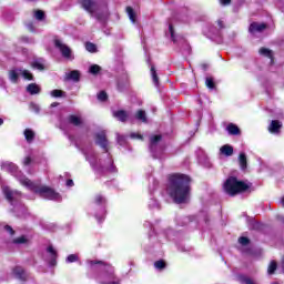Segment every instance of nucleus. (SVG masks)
I'll use <instances>...</instances> for the list:
<instances>
[{
	"label": "nucleus",
	"mask_w": 284,
	"mask_h": 284,
	"mask_svg": "<svg viewBox=\"0 0 284 284\" xmlns=\"http://www.w3.org/2000/svg\"><path fill=\"white\" fill-rule=\"evenodd\" d=\"M1 168L7 172H11V174H14L16 178L21 183V185H24V187H28V190L36 192V194H39V196H41L42 199H47L48 201H61V194H59L51 187L45 185L38 186L28 178H26L24 175H21V172H18L17 164L12 162H3L1 164Z\"/></svg>",
	"instance_id": "obj_1"
},
{
	"label": "nucleus",
	"mask_w": 284,
	"mask_h": 284,
	"mask_svg": "<svg viewBox=\"0 0 284 284\" xmlns=\"http://www.w3.org/2000/svg\"><path fill=\"white\" fill-rule=\"evenodd\" d=\"M190 176L175 173L170 176L168 194L173 199L174 203H187L190 201Z\"/></svg>",
	"instance_id": "obj_2"
},
{
	"label": "nucleus",
	"mask_w": 284,
	"mask_h": 284,
	"mask_svg": "<svg viewBox=\"0 0 284 284\" xmlns=\"http://www.w3.org/2000/svg\"><path fill=\"white\" fill-rule=\"evenodd\" d=\"M85 159L89 161L90 165L94 172H97V174H104L105 171L114 172V162H112L110 154H106V160L103 161L97 156L94 151H89L85 153Z\"/></svg>",
	"instance_id": "obj_3"
},
{
	"label": "nucleus",
	"mask_w": 284,
	"mask_h": 284,
	"mask_svg": "<svg viewBox=\"0 0 284 284\" xmlns=\"http://www.w3.org/2000/svg\"><path fill=\"white\" fill-rule=\"evenodd\" d=\"M88 263L91 267H97V265H99V270H102L103 274L99 276L100 284H121L114 274V266L101 261H88Z\"/></svg>",
	"instance_id": "obj_4"
},
{
	"label": "nucleus",
	"mask_w": 284,
	"mask_h": 284,
	"mask_svg": "<svg viewBox=\"0 0 284 284\" xmlns=\"http://www.w3.org/2000/svg\"><path fill=\"white\" fill-rule=\"evenodd\" d=\"M246 190H250V185H247L245 182L236 180V178L231 176L224 183V192L230 194V196H236V194H240V192H245Z\"/></svg>",
	"instance_id": "obj_5"
},
{
	"label": "nucleus",
	"mask_w": 284,
	"mask_h": 284,
	"mask_svg": "<svg viewBox=\"0 0 284 284\" xmlns=\"http://www.w3.org/2000/svg\"><path fill=\"white\" fill-rule=\"evenodd\" d=\"M19 74H21L23 79H27V81H32L33 79V75L30 73L29 70L16 69L9 72L10 81H12V83H17V81H19Z\"/></svg>",
	"instance_id": "obj_6"
},
{
	"label": "nucleus",
	"mask_w": 284,
	"mask_h": 284,
	"mask_svg": "<svg viewBox=\"0 0 284 284\" xmlns=\"http://www.w3.org/2000/svg\"><path fill=\"white\" fill-rule=\"evenodd\" d=\"M54 45L55 48H58V50H60L64 59H69V61H72V59H74V55L72 54V49H70L68 44L63 43V41L55 40Z\"/></svg>",
	"instance_id": "obj_7"
},
{
	"label": "nucleus",
	"mask_w": 284,
	"mask_h": 284,
	"mask_svg": "<svg viewBox=\"0 0 284 284\" xmlns=\"http://www.w3.org/2000/svg\"><path fill=\"white\" fill-rule=\"evenodd\" d=\"M2 192L11 205H14V202L21 199V193L19 191L11 190L9 186H2Z\"/></svg>",
	"instance_id": "obj_8"
},
{
	"label": "nucleus",
	"mask_w": 284,
	"mask_h": 284,
	"mask_svg": "<svg viewBox=\"0 0 284 284\" xmlns=\"http://www.w3.org/2000/svg\"><path fill=\"white\" fill-rule=\"evenodd\" d=\"M82 8L87 10V12H90V14H94L97 10H99V4L95 3L94 0H79Z\"/></svg>",
	"instance_id": "obj_9"
},
{
	"label": "nucleus",
	"mask_w": 284,
	"mask_h": 284,
	"mask_svg": "<svg viewBox=\"0 0 284 284\" xmlns=\"http://www.w3.org/2000/svg\"><path fill=\"white\" fill-rule=\"evenodd\" d=\"M95 205H102L101 206V217H99V215H95V219H98L99 222L103 221V219H105V209L103 207V205H105V197H103V195H97L94 199Z\"/></svg>",
	"instance_id": "obj_10"
},
{
	"label": "nucleus",
	"mask_w": 284,
	"mask_h": 284,
	"mask_svg": "<svg viewBox=\"0 0 284 284\" xmlns=\"http://www.w3.org/2000/svg\"><path fill=\"white\" fill-rule=\"evenodd\" d=\"M95 143L101 145L105 152H108V139H105V132H100L95 135Z\"/></svg>",
	"instance_id": "obj_11"
},
{
	"label": "nucleus",
	"mask_w": 284,
	"mask_h": 284,
	"mask_svg": "<svg viewBox=\"0 0 284 284\" xmlns=\"http://www.w3.org/2000/svg\"><path fill=\"white\" fill-rule=\"evenodd\" d=\"M266 28L267 26L265 23L253 22L248 30L252 34H256V32H263Z\"/></svg>",
	"instance_id": "obj_12"
},
{
	"label": "nucleus",
	"mask_w": 284,
	"mask_h": 284,
	"mask_svg": "<svg viewBox=\"0 0 284 284\" xmlns=\"http://www.w3.org/2000/svg\"><path fill=\"white\" fill-rule=\"evenodd\" d=\"M281 128H283V123L278 120H273L268 126V131L271 134H278V132H281Z\"/></svg>",
	"instance_id": "obj_13"
},
{
	"label": "nucleus",
	"mask_w": 284,
	"mask_h": 284,
	"mask_svg": "<svg viewBox=\"0 0 284 284\" xmlns=\"http://www.w3.org/2000/svg\"><path fill=\"white\" fill-rule=\"evenodd\" d=\"M47 254L50 265H57V251L54 250V247L48 246Z\"/></svg>",
	"instance_id": "obj_14"
},
{
	"label": "nucleus",
	"mask_w": 284,
	"mask_h": 284,
	"mask_svg": "<svg viewBox=\"0 0 284 284\" xmlns=\"http://www.w3.org/2000/svg\"><path fill=\"white\" fill-rule=\"evenodd\" d=\"M13 274L16 277L19 278V281H26L28 278V274L23 270V267L18 266L13 270Z\"/></svg>",
	"instance_id": "obj_15"
},
{
	"label": "nucleus",
	"mask_w": 284,
	"mask_h": 284,
	"mask_svg": "<svg viewBox=\"0 0 284 284\" xmlns=\"http://www.w3.org/2000/svg\"><path fill=\"white\" fill-rule=\"evenodd\" d=\"M31 68L34 70H45V60L39 58L31 63Z\"/></svg>",
	"instance_id": "obj_16"
},
{
	"label": "nucleus",
	"mask_w": 284,
	"mask_h": 284,
	"mask_svg": "<svg viewBox=\"0 0 284 284\" xmlns=\"http://www.w3.org/2000/svg\"><path fill=\"white\" fill-rule=\"evenodd\" d=\"M226 131L233 136H237V134H241V129H239V126L234 123L227 124Z\"/></svg>",
	"instance_id": "obj_17"
},
{
	"label": "nucleus",
	"mask_w": 284,
	"mask_h": 284,
	"mask_svg": "<svg viewBox=\"0 0 284 284\" xmlns=\"http://www.w3.org/2000/svg\"><path fill=\"white\" fill-rule=\"evenodd\" d=\"M113 116L118 119V121H122V123H125V121H128V113L123 110L114 111Z\"/></svg>",
	"instance_id": "obj_18"
},
{
	"label": "nucleus",
	"mask_w": 284,
	"mask_h": 284,
	"mask_svg": "<svg viewBox=\"0 0 284 284\" xmlns=\"http://www.w3.org/2000/svg\"><path fill=\"white\" fill-rule=\"evenodd\" d=\"M220 152L224 156H232V154H234V148H232L230 144H225L220 149Z\"/></svg>",
	"instance_id": "obj_19"
},
{
	"label": "nucleus",
	"mask_w": 284,
	"mask_h": 284,
	"mask_svg": "<svg viewBox=\"0 0 284 284\" xmlns=\"http://www.w3.org/2000/svg\"><path fill=\"white\" fill-rule=\"evenodd\" d=\"M27 92L29 94H39L41 92V87H39L37 83H31L27 87Z\"/></svg>",
	"instance_id": "obj_20"
},
{
	"label": "nucleus",
	"mask_w": 284,
	"mask_h": 284,
	"mask_svg": "<svg viewBox=\"0 0 284 284\" xmlns=\"http://www.w3.org/2000/svg\"><path fill=\"white\" fill-rule=\"evenodd\" d=\"M239 163L241 170H247V155H245V153H240Z\"/></svg>",
	"instance_id": "obj_21"
},
{
	"label": "nucleus",
	"mask_w": 284,
	"mask_h": 284,
	"mask_svg": "<svg viewBox=\"0 0 284 284\" xmlns=\"http://www.w3.org/2000/svg\"><path fill=\"white\" fill-rule=\"evenodd\" d=\"M23 134L27 143H32V141H34L36 133L32 131V129H26Z\"/></svg>",
	"instance_id": "obj_22"
},
{
	"label": "nucleus",
	"mask_w": 284,
	"mask_h": 284,
	"mask_svg": "<svg viewBox=\"0 0 284 284\" xmlns=\"http://www.w3.org/2000/svg\"><path fill=\"white\" fill-rule=\"evenodd\" d=\"M80 77H81V73L78 70H73L67 73V79L69 81H79Z\"/></svg>",
	"instance_id": "obj_23"
},
{
	"label": "nucleus",
	"mask_w": 284,
	"mask_h": 284,
	"mask_svg": "<svg viewBox=\"0 0 284 284\" xmlns=\"http://www.w3.org/2000/svg\"><path fill=\"white\" fill-rule=\"evenodd\" d=\"M134 116L138 121H141L142 123H148V115L145 114L144 110H139Z\"/></svg>",
	"instance_id": "obj_24"
},
{
	"label": "nucleus",
	"mask_w": 284,
	"mask_h": 284,
	"mask_svg": "<svg viewBox=\"0 0 284 284\" xmlns=\"http://www.w3.org/2000/svg\"><path fill=\"white\" fill-rule=\"evenodd\" d=\"M126 14L132 23H136V13H134V9H132V7L126 8Z\"/></svg>",
	"instance_id": "obj_25"
},
{
	"label": "nucleus",
	"mask_w": 284,
	"mask_h": 284,
	"mask_svg": "<svg viewBox=\"0 0 284 284\" xmlns=\"http://www.w3.org/2000/svg\"><path fill=\"white\" fill-rule=\"evenodd\" d=\"M168 34H170L171 40L173 41V43H179V37H176V34L174 33V27L172 24H169Z\"/></svg>",
	"instance_id": "obj_26"
},
{
	"label": "nucleus",
	"mask_w": 284,
	"mask_h": 284,
	"mask_svg": "<svg viewBox=\"0 0 284 284\" xmlns=\"http://www.w3.org/2000/svg\"><path fill=\"white\" fill-rule=\"evenodd\" d=\"M151 75L154 85L159 87V75L156 74V69L154 68V65L151 67Z\"/></svg>",
	"instance_id": "obj_27"
},
{
	"label": "nucleus",
	"mask_w": 284,
	"mask_h": 284,
	"mask_svg": "<svg viewBox=\"0 0 284 284\" xmlns=\"http://www.w3.org/2000/svg\"><path fill=\"white\" fill-rule=\"evenodd\" d=\"M90 74H99L101 72V67L99 64H93L89 68Z\"/></svg>",
	"instance_id": "obj_28"
},
{
	"label": "nucleus",
	"mask_w": 284,
	"mask_h": 284,
	"mask_svg": "<svg viewBox=\"0 0 284 284\" xmlns=\"http://www.w3.org/2000/svg\"><path fill=\"white\" fill-rule=\"evenodd\" d=\"M69 123H71L72 125H79L81 123V118L77 115H70Z\"/></svg>",
	"instance_id": "obj_29"
},
{
	"label": "nucleus",
	"mask_w": 284,
	"mask_h": 284,
	"mask_svg": "<svg viewBox=\"0 0 284 284\" xmlns=\"http://www.w3.org/2000/svg\"><path fill=\"white\" fill-rule=\"evenodd\" d=\"M260 54L271 59V63H272V51L270 49H265V48L260 49Z\"/></svg>",
	"instance_id": "obj_30"
},
{
	"label": "nucleus",
	"mask_w": 284,
	"mask_h": 284,
	"mask_svg": "<svg viewBox=\"0 0 284 284\" xmlns=\"http://www.w3.org/2000/svg\"><path fill=\"white\" fill-rule=\"evenodd\" d=\"M150 141H151V146H150V149H151V150H154V145H155L156 143H159V141H161V135H153V136H151Z\"/></svg>",
	"instance_id": "obj_31"
},
{
	"label": "nucleus",
	"mask_w": 284,
	"mask_h": 284,
	"mask_svg": "<svg viewBox=\"0 0 284 284\" xmlns=\"http://www.w3.org/2000/svg\"><path fill=\"white\" fill-rule=\"evenodd\" d=\"M34 18L38 21H43V19H45V13L41 10H37V11H34Z\"/></svg>",
	"instance_id": "obj_32"
},
{
	"label": "nucleus",
	"mask_w": 284,
	"mask_h": 284,
	"mask_svg": "<svg viewBox=\"0 0 284 284\" xmlns=\"http://www.w3.org/2000/svg\"><path fill=\"white\" fill-rule=\"evenodd\" d=\"M85 50L88 52H97V44L92 43V42H87L85 43Z\"/></svg>",
	"instance_id": "obj_33"
},
{
	"label": "nucleus",
	"mask_w": 284,
	"mask_h": 284,
	"mask_svg": "<svg viewBox=\"0 0 284 284\" xmlns=\"http://www.w3.org/2000/svg\"><path fill=\"white\" fill-rule=\"evenodd\" d=\"M277 264L275 261H272L267 268V274H274L276 272Z\"/></svg>",
	"instance_id": "obj_34"
},
{
	"label": "nucleus",
	"mask_w": 284,
	"mask_h": 284,
	"mask_svg": "<svg viewBox=\"0 0 284 284\" xmlns=\"http://www.w3.org/2000/svg\"><path fill=\"white\" fill-rule=\"evenodd\" d=\"M50 94H51V97H53L54 99H59L60 97H63L64 92L61 91V90L55 89V90H52V91L50 92Z\"/></svg>",
	"instance_id": "obj_35"
},
{
	"label": "nucleus",
	"mask_w": 284,
	"mask_h": 284,
	"mask_svg": "<svg viewBox=\"0 0 284 284\" xmlns=\"http://www.w3.org/2000/svg\"><path fill=\"white\" fill-rule=\"evenodd\" d=\"M30 110L31 112H36V114H39V112H41V108L34 102L30 103Z\"/></svg>",
	"instance_id": "obj_36"
},
{
	"label": "nucleus",
	"mask_w": 284,
	"mask_h": 284,
	"mask_svg": "<svg viewBox=\"0 0 284 284\" xmlns=\"http://www.w3.org/2000/svg\"><path fill=\"white\" fill-rule=\"evenodd\" d=\"M67 263H77V261H79V255L77 254H71L67 257Z\"/></svg>",
	"instance_id": "obj_37"
},
{
	"label": "nucleus",
	"mask_w": 284,
	"mask_h": 284,
	"mask_svg": "<svg viewBox=\"0 0 284 284\" xmlns=\"http://www.w3.org/2000/svg\"><path fill=\"white\" fill-rule=\"evenodd\" d=\"M205 85L209 88V90H214V79L206 78Z\"/></svg>",
	"instance_id": "obj_38"
},
{
	"label": "nucleus",
	"mask_w": 284,
	"mask_h": 284,
	"mask_svg": "<svg viewBox=\"0 0 284 284\" xmlns=\"http://www.w3.org/2000/svg\"><path fill=\"white\" fill-rule=\"evenodd\" d=\"M13 243H16L17 245H23V243H28V239H26V236H20L13 240Z\"/></svg>",
	"instance_id": "obj_39"
},
{
	"label": "nucleus",
	"mask_w": 284,
	"mask_h": 284,
	"mask_svg": "<svg viewBox=\"0 0 284 284\" xmlns=\"http://www.w3.org/2000/svg\"><path fill=\"white\" fill-rule=\"evenodd\" d=\"M154 267H155V270H164L165 263H164L162 260L156 261V262L154 263Z\"/></svg>",
	"instance_id": "obj_40"
},
{
	"label": "nucleus",
	"mask_w": 284,
	"mask_h": 284,
	"mask_svg": "<svg viewBox=\"0 0 284 284\" xmlns=\"http://www.w3.org/2000/svg\"><path fill=\"white\" fill-rule=\"evenodd\" d=\"M239 243H240V245H250V239H247V237H240L239 239Z\"/></svg>",
	"instance_id": "obj_41"
},
{
	"label": "nucleus",
	"mask_w": 284,
	"mask_h": 284,
	"mask_svg": "<svg viewBox=\"0 0 284 284\" xmlns=\"http://www.w3.org/2000/svg\"><path fill=\"white\" fill-rule=\"evenodd\" d=\"M98 99H99V101H106V99H108V93H105L104 91L100 92V93L98 94Z\"/></svg>",
	"instance_id": "obj_42"
},
{
	"label": "nucleus",
	"mask_w": 284,
	"mask_h": 284,
	"mask_svg": "<svg viewBox=\"0 0 284 284\" xmlns=\"http://www.w3.org/2000/svg\"><path fill=\"white\" fill-rule=\"evenodd\" d=\"M118 143H119L120 145H124V144H125V136L119 135V136H118Z\"/></svg>",
	"instance_id": "obj_43"
},
{
	"label": "nucleus",
	"mask_w": 284,
	"mask_h": 284,
	"mask_svg": "<svg viewBox=\"0 0 284 284\" xmlns=\"http://www.w3.org/2000/svg\"><path fill=\"white\" fill-rule=\"evenodd\" d=\"M149 207H159V202H156V200H151L149 203Z\"/></svg>",
	"instance_id": "obj_44"
},
{
	"label": "nucleus",
	"mask_w": 284,
	"mask_h": 284,
	"mask_svg": "<svg viewBox=\"0 0 284 284\" xmlns=\"http://www.w3.org/2000/svg\"><path fill=\"white\" fill-rule=\"evenodd\" d=\"M131 139H143V135L139 134V133H131Z\"/></svg>",
	"instance_id": "obj_45"
},
{
	"label": "nucleus",
	"mask_w": 284,
	"mask_h": 284,
	"mask_svg": "<svg viewBox=\"0 0 284 284\" xmlns=\"http://www.w3.org/2000/svg\"><path fill=\"white\" fill-rule=\"evenodd\" d=\"M31 162H32V159H30V156H27L23 160V165H30Z\"/></svg>",
	"instance_id": "obj_46"
},
{
	"label": "nucleus",
	"mask_w": 284,
	"mask_h": 284,
	"mask_svg": "<svg viewBox=\"0 0 284 284\" xmlns=\"http://www.w3.org/2000/svg\"><path fill=\"white\" fill-rule=\"evenodd\" d=\"M221 6H230L232 3V0H220Z\"/></svg>",
	"instance_id": "obj_47"
},
{
	"label": "nucleus",
	"mask_w": 284,
	"mask_h": 284,
	"mask_svg": "<svg viewBox=\"0 0 284 284\" xmlns=\"http://www.w3.org/2000/svg\"><path fill=\"white\" fill-rule=\"evenodd\" d=\"M4 229L7 230V232H9V234H11V236L12 234H14V230H12L9 225H7Z\"/></svg>",
	"instance_id": "obj_48"
},
{
	"label": "nucleus",
	"mask_w": 284,
	"mask_h": 284,
	"mask_svg": "<svg viewBox=\"0 0 284 284\" xmlns=\"http://www.w3.org/2000/svg\"><path fill=\"white\" fill-rule=\"evenodd\" d=\"M73 185H74V181H72V180L67 181V186L68 187H72Z\"/></svg>",
	"instance_id": "obj_49"
},
{
	"label": "nucleus",
	"mask_w": 284,
	"mask_h": 284,
	"mask_svg": "<svg viewBox=\"0 0 284 284\" xmlns=\"http://www.w3.org/2000/svg\"><path fill=\"white\" fill-rule=\"evenodd\" d=\"M244 283L245 284H255L254 281H252V280H250L247 277L244 278Z\"/></svg>",
	"instance_id": "obj_50"
},
{
	"label": "nucleus",
	"mask_w": 284,
	"mask_h": 284,
	"mask_svg": "<svg viewBox=\"0 0 284 284\" xmlns=\"http://www.w3.org/2000/svg\"><path fill=\"white\" fill-rule=\"evenodd\" d=\"M217 26H219L220 30H222V28H223V20H219L217 21Z\"/></svg>",
	"instance_id": "obj_51"
},
{
	"label": "nucleus",
	"mask_w": 284,
	"mask_h": 284,
	"mask_svg": "<svg viewBox=\"0 0 284 284\" xmlns=\"http://www.w3.org/2000/svg\"><path fill=\"white\" fill-rule=\"evenodd\" d=\"M280 203H281L282 207H284V196L281 197Z\"/></svg>",
	"instance_id": "obj_52"
},
{
	"label": "nucleus",
	"mask_w": 284,
	"mask_h": 284,
	"mask_svg": "<svg viewBox=\"0 0 284 284\" xmlns=\"http://www.w3.org/2000/svg\"><path fill=\"white\" fill-rule=\"evenodd\" d=\"M57 105H59V103L53 102V103L51 104V108H57Z\"/></svg>",
	"instance_id": "obj_53"
},
{
	"label": "nucleus",
	"mask_w": 284,
	"mask_h": 284,
	"mask_svg": "<svg viewBox=\"0 0 284 284\" xmlns=\"http://www.w3.org/2000/svg\"><path fill=\"white\" fill-rule=\"evenodd\" d=\"M29 30H30L31 32L34 31V29H32V26H29Z\"/></svg>",
	"instance_id": "obj_54"
},
{
	"label": "nucleus",
	"mask_w": 284,
	"mask_h": 284,
	"mask_svg": "<svg viewBox=\"0 0 284 284\" xmlns=\"http://www.w3.org/2000/svg\"><path fill=\"white\" fill-rule=\"evenodd\" d=\"M0 125H3V119L0 118Z\"/></svg>",
	"instance_id": "obj_55"
}]
</instances>
